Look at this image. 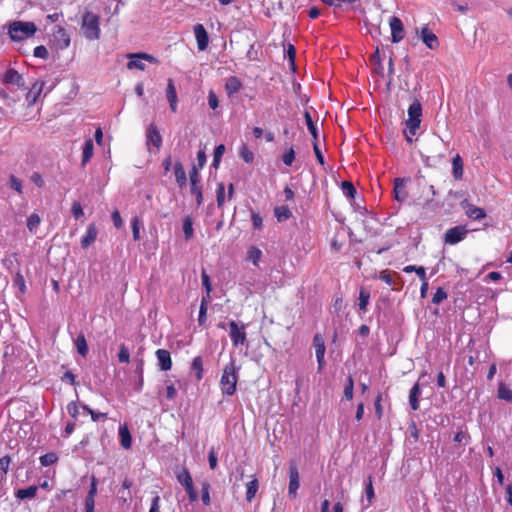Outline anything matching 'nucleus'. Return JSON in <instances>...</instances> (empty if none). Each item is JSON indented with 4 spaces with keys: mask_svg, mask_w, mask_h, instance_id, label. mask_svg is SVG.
<instances>
[{
    "mask_svg": "<svg viewBox=\"0 0 512 512\" xmlns=\"http://www.w3.org/2000/svg\"><path fill=\"white\" fill-rule=\"evenodd\" d=\"M239 155L246 163H251L254 160V154L246 144L240 146Z\"/></svg>",
    "mask_w": 512,
    "mask_h": 512,
    "instance_id": "e433bc0d",
    "label": "nucleus"
},
{
    "mask_svg": "<svg viewBox=\"0 0 512 512\" xmlns=\"http://www.w3.org/2000/svg\"><path fill=\"white\" fill-rule=\"evenodd\" d=\"M209 490H210V485L207 482L203 483L202 491H201V499H202L203 504L206 506L210 505Z\"/></svg>",
    "mask_w": 512,
    "mask_h": 512,
    "instance_id": "3c124183",
    "label": "nucleus"
},
{
    "mask_svg": "<svg viewBox=\"0 0 512 512\" xmlns=\"http://www.w3.org/2000/svg\"><path fill=\"white\" fill-rule=\"evenodd\" d=\"M94 144L91 139H87L83 146L82 165H86L93 156Z\"/></svg>",
    "mask_w": 512,
    "mask_h": 512,
    "instance_id": "a878e982",
    "label": "nucleus"
},
{
    "mask_svg": "<svg viewBox=\"0 0 512 512\" xmlns=\"http://www.w3.org/2000/svg\"><path fill=\"white\" fill-rule=\"evenodd\" d=\"M53 41L58 49H66L70 45V37L66 30L57 26L53 32Z\"/></svg>",
    "mask_w": 512,
    "mask_h": 512,
    "instance_id": "f8f14e48",
    "label": "nucleus"
},
{
    "mask_svg": "<svg viewBox=\"0 0 512 512\" xmlns=\"http://www.w3.org/2000/svg\"><path fill=\"white\" fill-rule=\"evenodd\" d=\"M183 232L186 240H189L193 236V223L190 217H186L183 220Z\"/></svg>",
    "mask_w": 512,
    "mask_h": 512,
    "instance_id": "a19ab883",
    "label": "nucleus"
},
{
    "mask_svg": "<svg viewBox=\"0 0 512 512\" xmlns=\"http://www.w3.org/2000/svg\"><path fill=\"white\" fill-rule=\"evenodd\" d=\"M201 280H202V285L205 288L206 292H208V294H210L212 291V285L210 282V278L205 271H203L201 274Z\"/></svg>",
    "mask_w": 512,
    "mask_h": 512,
    "instance_id": "e2e57ef3",
    "label": "nucleus"
},
{
    "mask_svg": "<svg viewBox=\"0 0 512 512\" xmlns=\"http://www.w3.org/2000/svg\"><path fill=\"white\" fill-rule=\"evenodd\" d=\"M98 230L94 224H90L83 237L81 238L82 248H88L97 238Z\"/></svg>",
    "mask_w": 512,
    "mask_h": 512,
    "instance_id": "aec40b11",
    "label": "nucleus"
},
{
    "mask_svg": "<svg viewBox=\"0 0 512 512\" xmlns=\"http://www.w3.org/2000/svg\"><path fill=\"white\" fill-rule=\"evenodd\" d=\"M242 88V82L239 78L231 76L227 78L225 83V91L229 97L233 96Z\"/></svg>",
    "mask_w": 512,
    "mask_h": 512,
    "instance_id": "4be33fe9",
    "label": "nucleus"
},
{
    "mask_svg": "<svg viewBox=\"0 0 512 512\" xmlns=\"http://www.w3.org/2000/svg\"><path fill=\"white\" fill-rule=\"evenodd\" d=\"M389 26L391 29V41L393 43H399L404 38V26L402 21L398 17L392 16L389 19Z\"/></svg>",
    "mask_w": 512,
    "mask_h": 512,
    "instance_id": "1a4fd4ad",
    "label": "nucleus"
},
{
    "mask_svg": "<svg viewBox=\"0 0 512 512\" xmlns=\"http://www.w3.org/2000/svg\"><path fill=\"white\" fill-rule=\"evenodd\" d=\"M8 34L11 40L15 42L23 41L31 36H33L37 27L33 22L28 21H12L8 24Z\"/></svg>",
    "mask_w": 512,
    "mask_h": 512,
    "instance_id": "f257e3e1",
    "label": "nucleus"
},
{
    "mask_svg": "<svg viewBox=\"0 0 512 512\" xmlns=\"http://www.w3.org/2000/svg\"><path fill=\"white\" fill-rule=\"evenodd\" d=\"M58 460V456L55 453H47L40 457V463L42 466H50L56 463Z\"/></svg>",
    "mask_w": 512,
    "mask_h": 512,
    "instance_id": "79ce46f5",
    "label": "nucleus"
},
{
    "mask_svg": "<svg viewBox=\"0 0 512 512\" xmlns=\"http://www.w3.org/2000/svg\"><path fill=\"white\" fill-rule=\"evenodd\" d=\"M174 174L176 178V182L182 188L186 185L187 177L186 172L183 165L180 162H177L174 166Z\"/></svg>",
    "mask_w": 512,
    "mask_h": 512,
    "instance_id": "393cba45",
    "label": "nucleus"
},
{
    "mask_svg": "<svg viewBox=\"0 0 512 512\" xmlns=\"http://www.w3.org/2000/svg\"><path fill=\"white\" fill-rule=\"evenodd\" d=\"M97 485H98V480L96 479V477L92 476L90 489L86 496L87 498L95 499V496L97 494Z\"/></svg>",
    "mask_w": 512,
    "mask_h": 512,
    "instance_id": "680f3d73",
    "label": "nucleus"
},
{
    "mask_svg": "<svg viewBox=\"0 0 512 512\" xmlns=\"http://www.w3.org/2000/svg\"><path fill=\"white\" fill-rule=\"evenodd\" d=\"M4 82L7 84H14L18 87L24 86V79L20 73L14 69H8L4 74Z\"/></svg>",
    "mask_w": 512,
    "mask_h": 512,
    "instance_id": "412c9836",
    "label": "nucleus"
},
{
    "mask_svg": "<svg viewBox=\"0 0 512 512\" xmlns=\"http://www.w3.org/2000/svg\"><path fill=\"white\" fill-rule=\"evenodd\" d=\"M10 187L14 189L17 193L22 194V182L15 176L10 177Z\"/></svg>",
    "mask_w": 512,
    "mask_h": 512,
    "instance_id": "052dcab7",
    "label": "nucleus"
},
{
    "mask_svg": "<svg viewBox=\"0 0 512 512\" xmlns=\"http://www.w3.org/2000/svg\"><path fill=\"white\" fill-rule=\"evenodd\" d=\"M229 335L232 340V343L235 347L239 345H244L246 342V331L245 325L239 326L235 321L229 322Z\"/></svg>",
    "mask_w": 512,
    "mask_h": 512,
    "instance_id": "6e6552de",
    "label": "nucleus"
},
{
    "mask_svg": "<svg viewBox=\"0 0 512 512\" xmlns=\"http://www.w3.org/2000/svg\"><path fill=\"white\" fill-rule=\"evenodd\" d=\"M497 397L507 402L512 401V390L504 383H500L497 390Z\"/></svg>",
    "mask_w": 512,
    "mask_h": 512,
    "instance_id": "473e14b6",
    "label": "nucleus"
},
{
    "mask_svg": "<svg viewBox=\"0 0 512 512\" xmlns=\"http://www.w3.org/2000/svg\"><path fill=\"white\" fill-rule=\"evenodd\" d=\"M468 232L469 230L465 226L452 227L445 232L444 241L446 244L455 245L464 240Z\"/></svg>",
    "mask_w": 512,
    "mask_h": 512,
    "instance_id": "39448f33",
    "label": "nucleus"
},
{
    "mask_svg": "<svg viewBox=\"0 0 512 512\" xmlns=\"http://www.w3.org/2000/svg\"><path fill=\"white\" fill-rule=\"evenodd\" d=\"M72 214L76 219L81 218L84 215L83 209L79 202H74L72 205Z\"/></svg>",
    "mask_w": 512,
    "mask_h": 512,
    "instance_id": "338daca9",
    "label": "nucleus"
},
{
    "mask_svg": "<svg viewBox=\"0 0 512 512\" xmlns=\"http://www.w3.org/2000/svg\"><path fill=\"white\" fill-rule=\"evenodd\" d=\"M82 408L91 415V418L94 422L98 421L101 418H106L107 416L106 413L96 412L87 405H83Z\"/></svg>",
    "mask_w": 512,
    "mask_h": 512,
    "instance_id": "864d4df0",
    "label": "nucleus"
},
{
    "mask_svg": "<svg viewBox=\"0 0 512 512\" xmlns=\"http://www.w3.org/2000/svg\"><path fill=\"white\" fill-rule=\"evenodd\" d=\"M453 176L455 179H461L463 176V163L459 155H456L452 160Z\"/></svg>",
    "mask_w": 512,
    "mask_h": 512,
    "instance_id": "72a5a7b5",
    "label": "nucleus"
},
{
    "mask_svg": "<svg viewBox=\"0 0 512 512\" xmlns=\"http://www.w3.org/2000/svg\"><path fill=\"white\" fill-rule=\"evenodd\" d=\"M342 191H343V194L348 198H354V196L356 194V189L353 186V184L350 182H347V181H344L342 183Z\"/></svg>",
    "mask_w": 512,
    "mask_h": 512,
    "instance_id": "49530a36",
    "label": "nucleus"
},
{
    "mask_svg": "<svg viewBox=\"0 0 512 512\" xmlns=\"http://www.w3.org/2000/svg\"><path fill=\"white\" fill-rule=\"evenodd\" d=\"M82 31L87 39H98L100 36L99 17L92 12H86L82 17Z\"/></svg>",
    "mask_w": 512,
    "mask_h": 512,
    "instance_id": "7ed1b4c3",
    "label": "nucleus"
},
{
    "mask_svg": "<svg viewBox=\"0 0 512 512\" xmlns=\"http://www.w3.org/2000/svg\"><path fill=\"white\" fill-rule=\"evenodd\" d=\"M365 495H366L368 502L371 503L374 498V488H373L371 477L368 478V481L366 483Z\"/></svg>",
    "mask_w": 512,
    "mask_h": 512,
    "instance_id": "4d7b16f0",
    "label": "nucleus"
},
{
    "mask_svg": "<svg viewBox=\"0 0 512 512\" xmlns=\"http://www.w3.org/2000/svg\"><path fill=\"white\" fill-rule=\"evenodd\" d=\"M177 480L185 489L193 485L192 477L187 470H183L181 473H179L177 475Z\"/></svg>",
    "mask_w": 512,
    "mask_h": 512,
    "instance_id": "c9c22d12",
    "label": "nucleus"
},
{
    "mask_svg": "<svg viewBox=\"0 0 512 512\" xmlns=\"http://www.w3.org/2000/svg\"><path fill=\"white\" fill-rule=\"evenodd\" d=\"M274 214H275L276 218L278 219V221H284L291 217L290 210L285 206H280V207L275 208Z\"/></svg>",
    "mask_w": 512,
    "mask_h": 512,
    "instance_id": "58836bf2",
    "label": "nucleus"
},
{
    "mask_svg": "<svg viewBox=\"0 0 512 512\" xmlns=\"http://www.w3.org/2000/svg\"><path fill=\"white\" fill-rule=\"evenodd\" d=\"M132 234L135 241L140 239V221L137 217L132 220Z\"/></svg>",
    "mask_w": 512,
    "mask_h": 512,
    "instance_id": "6e6d98bb",
    "label": "nucleus"
},
{
    "mask_svg": "<svg viewBox=\"0 0 512 512\" xmlns=\"http://www.w3.org/2000/svg\"><path fill=\"white\" fill-rule=\"evenodd\" d=\"M129 58L130 61L127 63V68L130 70L138 69L143 71L145 69V64L143 62L144 60L150 63H158V60L154 56L147 53L130 54Z\"/></svg>",
    "mask_w": 512,
    "mask_h": 512,
    "instance_id": "423d86ee",
    "label": "nucleus"
},
{
    "mask_svg": "<svg viewBox=\"0 0 512 512\" xmlns=\"http://www.w3.org/2000/svg\"><path fill=\"white\" fill-rule=\"evenodd\" d=\"M158 365L162 371H168L172 367V360L170 353L165 349H158L156 351Z\"/></svg>",
    "mask_w": 512,
    "mask_h": 512,
    "instance_id": "6ab92c4d",
    "label": "nucleus"
},
{
    "mask_svg": "<svg viewBox=\"0 0 512 512\" xmlns=\"http://www.w3.org/2000/svg\"><path fill=\"white\" fill-rule=\"evenodd\" d=\"M225 152V146L223 144L218 145L214 150L213 166L217 167Z\"/></svg>",
    "mask_w": 512,
    "mask_h": 512,
    "instance_id": "8fccbe9b",
    "label": "nucleus"
},
{
    "mask_svg": "<svg viewBox=\"0 0 512 512\" xmlns=\"http://www.w3.org/2000/svg\"><path fill=\"white\" fill-rule=\"evenodd\" d=\"M120 442L123 448L129 449L131 447V435L126 426H120L119 428Z\"/></svg>",
    "mask_w": 512,
    "mask_h": 512,
    "instance_id": "c85d7f7f",
    "label": "nucleus"
},
{
    "mask_svg": "<svg viewBox=\"0 0 512 512\" xmlns=\"http://www.w3.org/2000/svg\"><path fill=\"white\" fill-rule=\"evenodd\" d=\"M40 223L41 218L39 214L32 213L27 219V228L32 234H35L38 230Z\"/></svg>",
    "mask_w": 512,
    "mask_h": 512,
    "instance_id": "c756f323",
    "label": "nucleus"
},
{
    "mask_svg": "<svg viewBox=\"0 0 512 512\" xmlns=\"http://www.w3.org/2000/svg\"><path fill=\"white\" fill-rule=\"evenodd\" d=\"M149 512H160V497L157 493L152 498Z\"/></svg>",
    "mask_w": 512,
    "mask_h": 512,
    "instance_id": "774afa93",
    "label": "nucleus"
},
{
    "mask_svg": "<svg viewBox=\"0 0 512 512\" xmlns=\"http://www.w3.org/2000/svg\"><path fill=\"white\" fill-rule=\"evenodd\" d=\"M166 96H167L168 102H174V100H178L176 88H175V85H174V82L172 79H168L167 88H166Z\"/></svg>",
    "mask_w": 512,
    "mask_h": 512,
    "instance_id": "ea45409f",
    "label": "nucleus"
},
{
    "mask_svg": "<svg viewBox=\"0 0 512 512\" xmlns=\"http://www.w3.org/2000/svg\"><path fill=\"white\" fill-rule=\"evenodd\" d=\"M75 347L77 349V352L83 356V357H86V355L88 354V345H87V341H86V338L84 336V334H79L77 336V338L75 339Z\"/></svg>",
    "mask_w": 512,
    "mask_h": 512,
    "instance_id": "bb28decb",
    "label": "nucleus"
},
{
    "mask_svg": "<svg viewBox=\"0 0 512 512\" xmlns=\"http://www.w3.org/2000/svg\"><path fill=\"white\" fill-rule=\"evenodd\" d=\"M251 220H252V223H253V227L255 229L259 230V229L262 228L263 220H262V217L258 213L252 212Z\"/></svg>",
    "mask_w": 512,
    "mask_h": 512,
    "instance_id": "69168bd1",
    "label": "nucleus"
},
{
    "mask_svg": "<svg viewBox=\"0 0 512 512\" xmlns=\"http://www.w3.org/2000/svg\"><path fill=\"white\" fill-rule=\"evenodd\" d=\"M406 183L407 180L404 178H396L394 180V198L398 202H404L408 198Z\"/></svg>",
    "mask_w": 512,
    "mask_h": 512,
    "instance_id": "2eb2a0df",
    "label": "nucleus"
},
{
    "mask_svg": "<svg viewBox=\"0 0 512 512\" xmlns=\"http://www.w3.org/2000/svg\"><path fill=\"white\" fill-rule=\"evenodd\" d=\"M370 301V292L366 289H361L359 292V310L363 313L367 311V306Z\"/></svg>",
    "mask_w": 512,
    "mask_h": 512,
    "instance_id": "7c9ffc66",
    "label": "nucleus"
},
{
    "mask_svg": "<svg viewBox=\"0 0 512 512\" xmlns=\"http://www.w3.org/2000/svg\"><path fill=\"white\" fill-rule=\"evenodd\" d=\"M146 143L148 146L153 145L157 150L162 145V137L156 125L150 124L146 131Z\"/></svg>",
    "mask_w": 512,
    "mask_h": 512,
    "instance_id": "ddd939ff",
    "label": "nucleus"
},
{
    "mask_svg": "<svg viewBox=\"0 0 512 512\" xmlns=\"http://www.w3.org/2000/svg\"><path fill=\"white\" fill-rule=\"evenodd\" d=\"M191 370L195 372V376L198 381L203 378V362L200 356H197L193 359Z\"/></svg>",
    "mask_w": 512,
    "mask_h": 512,
    "instance_id": "2f4dec72",
    "label": "nucleus"
},
{
    "mask_svg": "<svg viewBox=\"0 0 512 512\" xmlns=\"http://www.w3.org/2000/svg\"><path fill=\"white\" fill-rule=\"evenodd\" d=\"M45 82L44 81H36L32 87L29 89L26 94V101L29 105H34L41 95Z\"/></svg>",
    "mask_w": 512,
    "mask_h": 512,
    "instance_id": "f3484780",
    "label": "nucleus"
},
{
    "mask_svg": "<svg viewBox=\"0 0 512 512\" xmlns=\"http://www.w3.org/2000/svg\"><path fill=\"white\" fill-rule=\"evenodd\" d=\"M177 390L172 382H167L166 386V398L172 400L175 398Z\"/></svg>",
    "mask_w": 512,
    "mask_h": 512,
    "instance_id": "0e129e2a",
    "label": "nucleus"
},
{
    "mask_svg": "<svg viewBox=\"0 0 512 512\" xmlns=\"http://www.w3.org/2000/svg\"><path fill=\"white\" fill-rule=\"evenodd\" d=\"M299 473L295 465H291L289 468V487L288 493L290 496L295 497L299 488Z\"/></svg>",
    "mask_w": 512,
    "mask_h": 512,
    "instance_id": "dca6fc26",
    "label": "nucleus"
},
{
    "mask_svg": "<svg viewBox=\"0 0 512 512\" xmlns=\"http://www.w3.org/2000/svg\"><path fill=\"white\" fill-rule=\"evenodd\" d=\"M194 34L197 41V47L200 51H204L209 43V37L206 29L202 24L194 26Z\"/></svg>",
    "mask_w": 512,
    "mask_h": 512,
    "instance_id": "4468645a",
    "label": "nucleus"
},
{
    "mask_svg": "<svg viewBox=\"0 0 512 512\" xmlns=\"http://www.w3.org/2000/svg\"><path fill=\"white\" fill-rule=\"evenodd\" d=\"M421 394V389L419 383H415L409 392V404L413 411H417L419 409V396Z\"/></svg>",
    "mask_w": 512,
    "mask_h": 512,
    "instance_id": "5701e85b",
    "label": "nucleus"
},
{
    "mask_svg": "<svg viewBox=\"0 0 512 512\" xmlns=\"http://www.w3.org/2000/svg\"><path fill=\"white\" fill-rule=\"evenodd\" d=\"M408 118L405 121L406 128L409 133L416 135L422 121V106L418 100H414L408 108Z\"/></svg>",
    "mask_w": 512,
    "mask_h": 512,
    "instance_id": "20e7f679",
    "label": "nucleus"
},
{
    "mask_svg": "<svg viewBox=\"0 0 512 512\" xmlns=\"http://www.w3.org/2000/svg\"><path fill=\"white\" fill-rule=\"evenodd\" d=\"M304 117H305V122H306V125H307V128H308L310 134L316 140L318 138V131H317V127H316L315 123L312 120L310 113L308 111H306Z\"/></svg>",
    "mask_w": 512,
    "mask_h": 512,
    "instance_id": "4c0bfd02",
    "label": "nucleus"
},
{
    "mask_svg": "<svg viewBox=\"0 0 512 512\" xmlns=\"http://www.w3.org/2000/svg\"><path fill=\"white\" fill-rule=\"evenodd\" d=\"M261 257H262V251L258 247L251 246L248 249L246 259H247V261L252 262L253 265L258 266Z\"/></svg>",
    "mask_w": 512,
    "mask_h": 512,
    "instance_id": "cd10ccee",
    "label": "nucleus"
},
{
    "mask_svg": "<svg viewBox=\"0 0 512 512\" xmlns=\"http://www.w3.org/2000/svg\"><path fill=\"white\" fill-rule=\"evenodd\" d=\"M295 160V151L292 147L287 149L282 155V161L286 166H291Z\"/></svg>",
    "mask_w": 512,
    "mask_h": 512,
    "instance_id": "c03bdc74",
    "label": "nucleus"
},
{
    "mask_svg": "<svg viewBox=\"0 0 512 512\" xmlns=\"http://www.w3.org/2000/svg\"><path fill=\"white\" fill-rule=\"evenodd\" d=\"M190 192L196 198L198 206L203 204L202 187L200 186V174L196 167L190 171Z\"/></svg>",
    "mask_w": 512,
    "mask_h": 512,
    "instance_id": "0eeeda50",
    "label": "nucleus"
},
{
    "mask_svg": "<svg viewBox=\"0 0 512 512\" xmlns=\"http://www.w3.org/2000/svg\"><path fill=\"white\" fill-rule=\"evenodd\" d=\"M420 37L424 44L430 49H435L439 45L437 36L430 31L428 27H423L421 29Z\"/></svg>",
    "mask_w": 512,
    "mask_h": 512,
    "instance_id": "a211bd4d",
    "label": "nucleus"
},
{
    "mask_svg": "<svg viewBox=\"0 0 512 512\" xmlns=\"http://www.w3.org/2000/svg\"><path fill=\"white\" fill-rule=\"evenodd\" d=\"M216 194H217V206L219 208H221L225 201V186L223 183H219L217 185Z\"/></svg>",
    "mask_w": 512,
    "mask_h": 512,
    "instance_id": "09e8293b",
    "label": "nucleus"
},
{
    "mask_svg": "<svg viewBox=\"0 0 512 512\" xmlns=\"http://www.w3.org/2000/svg\"><path fill=\"white\" fill-rule=\"evenodd\" d=\"M353 391H354V382L351 376L347 378V382L344 388V397L347 400H351L353 398Z\"/></svg>",
    "mask_w": 512,
    "mask_h": 512,
    "instance_id": "de8ad7c7",
    "label": "nucleus"
},
{
    "mask_svg": "<svg viewBox=\"0 0 512 512\" xmlns=\"http://www.w3.org/2000/svg\"><path fill=\"white\" fill-rule=\"evenodd\" d=\"M118 359L121 363H128L130 361V354L125 345L120 346V350L118 353Z\"/></svg>",
    "mask_w": 512,
    "mask_h": 512,
    "instance_id": "5fc2aeb1",
    "label": "nucleus"
},
{
    "mask_svg": "<svg viewBox=\"0 0 512 512\" xmlns=\"http://www.w3.org/2000/svg\"><path fill=\"white\" fill-rule=\"evenodd\" d=\"M460 205L463 209H465V214L470 219L480 220L486 217V212L484 209L474 206L466 199L463 200Z\"/></svg>",
    "mask_w": 512,
    "mask_h": 512,
    "instance_id": "9b49d317",
    "label": "nucleus"
},
{
    "mask_svg": "<svg viewBox=\"0 0 512 512\" xmlns=\"http://www.w3.org/2000/svg\"><path fill=\"white\" fill-rule=\"evenodd\" d=\"M208 105L212 110H215L219 106L218 97L212 90L208 93Z\"/></svg>",
    "mask_w": 512,
    "mask_h": 512,
    "instance_id": "bf43d9fd",
    "label": "nucleus"
},
{
    "mask_svg": "<svg viewBox=\"0 0 512 512\" xmlns=\"http://www.w3.org/2000/svg\"><path fill=\"white\" fill-rule=\"evenodd\" d=\"M238 376L237 368L233 362L226 365L220 379V387L223 395L231 396L236 391Z\"/></svg>",
    "mask_w": 512,
    "mask_h": 512,
    "instance_id": "f03ea898",
    "label": "nucleus"
},
{
    "mask_svg": "<svg viewBox=\"0 0 512 512\" xmlns=\"http://www.w3.org/2000/svg\"><path fill=\"white\" fill-rule=\"evenodd\" d=\"M313 346L315 348V354H316V359H317V362L319 365V369H322L323 366L325 365L324 356H325L326 347H325L324 339L321 335L316 334L314 336Z\"/></svg>",
    "mask_w": 512,
    "mask_h": 512,
    "instance_id": "9d476101",
    "label": "nucleus"
},
{
    "mask_svg": "<svg viewBox=\"0 0 512 512\" xmlns=\"http://www.w3.org/2000/svg\"><path fill=\"white\" fill-rule=\"evenodd\" d=\"M13 283L14 286H16L22 294L26 292L25 279L21 273H16L13 279Z\"/></svg>",
    "mask_w": 512,
    "mask_h": 512,
    "instance_id": "a18cd8bd",
    "label": "nucleus"
},
{
    "mask_svg": "<svg viewBox=\"0 0 512 512\" xmlns=\"http://www.w3.org/2000/svg\"><path fill=\"white\" fill-rule=\"evenodd\" d=\"M37 491L38 487L35 485H31L27 488L17 490L15 496L20 500L32 499L36 496Z\"/></svg>",
    "mask_w": 512,
    "mask_h": 512,
    "instance_id": "b1692460",
    "label": "nucleus"
},
{
    "mask_svg": "<svg viewBox=\"0 0 512 512\" xmlns=\"http://www.w3.org/2000/svg\"><path fill=\"white\" fill-rule=\"evenodd\" d=\"M11 459L9 456L0 458V481L4 479V475L8 472Z\"/></svg>",
    "mask_w": 512,
    "mask_h": 512,
    "instance_id": "37998d69",
    "label": "nucleus"
},
{
    "mask_svg": "<svg viewBox=\"0 0 512 512\" xmlns=\"http://www.w3.org/2000/svg\"><path fill=\"white\" fill-rule=\"evenodd\" d=\"M33 54L35 57H38L41 59H47L48 55H49L47 48L43 45H39V46L35 47Z\"/></svg>",
    "mask_w": 512,
    "mask_h": 512,
    "instance_id": "13d9d810",
    "label": "nucleus"
},
{
    "mask_svg": "<svg viewBox=\"0 0 512 512\" xmlns=\"http://www.w3.org/2000/svg\"><path fill=\"white\" fill-rule=\"evenodd\" d=\"M446 298H447V293H446V291H445L443 288L439 287V288L437 289V291L434 293L433 297H432V302H433L434 304H439V303H441L443 300H445Z\"/></svg>",
    "mask_w": 512,
    "mask_h": 512,
    "instance_id": "603ef678",
    "label": "nucleus"
},
{
    "mask_svg": "<svg viewBox=\"0 0 512 512\" xmlns=\"http://www.w3.org/2000/svg\"><path fill=\"white\" fill-rule=\"evenodd\" d=\"M258 490V481L253 479L246 484V500L251 502Z\"/></svg>",
    "mask_w": 512,
    "mask_h": 512,
    "instance_id": "f704fd0d",
    "label": "nucleus"
}]
</instances>
